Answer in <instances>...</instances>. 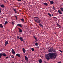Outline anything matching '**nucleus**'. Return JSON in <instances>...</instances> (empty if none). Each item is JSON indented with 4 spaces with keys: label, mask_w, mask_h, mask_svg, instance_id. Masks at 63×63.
<instances>
[{
    "label": "nucleus",
    "mask_w": 63,
    "mask_h": 63,
    "mask_svg": "<svg viewBox=\"0 0 63 63\" xmlns=\"http://www.w3.org/2000/svg\"><path fill=\"white\" fill-rule=\"evenodd\" d=\"M11 57H12V58H15V57L13 55H12L11 56Z\"/></svg>",
    "instance_id": "nucleus-26"
},
{
    "label": "nucleus",
    "mask_w": 63,
    "mask_h": 63,
    "mask_svg": "<svg viewBox=\"0 0 63 63\" xmlns=\"http://www.w3.org/2000/svg\"><path fill=\"white\" fill-rule=\"evenodd\" d=\"M35 18H37V17H35Z\"/></svg>",
    "instance_id": "nucleus-45"
},
{
    "label": "nucleus",
    "mask_w": 63,
    "mask_h": 63,
    "mask_svg": "<svg viewBox=\"0 0 63 63\" xmlns=\"http://www.w3.org/2000/svg\"><path fill=\"white\" fill-rule=\"evenodd\" d=\"M3 25L2 24H0V28H3Z\"/></svg>",
    "instance_id": "nucleus-19"
},
{
    "label": "nucleus",
    "mask_w": 63,
    "mask_h": 63,
    "mask_svg": "<svg viewBox=\"0 0 63 63\" xmlns=\"http://www.w3.org/2000/svg\"><path fill=\"white\" fill-rule=\"evenodd\" d=\"M35 21L36 22H37L38 23H40V22H41V20L40 19L38 18L37 19L35 20Z\"/></svg>",
    "instance_id": "nucleus-3"
},
{
    "label": "nucleus",
    "mask_w": 63,
    "mask_h": 63,
    "mask_svg": "<svg viewBox=\"0 0 63 63\" xmlns=\"http://www.w3.org/2000/svg\"><path fill=\"white\" fill-rule=\"evenodd\" d=\"M39 62L40 63H41L42 62V59H40L39 61Z\"/></svg>",
    "instance_id": "nucleus-15"
},
{
    "label": "nucleus",
    "mask_w": 63,
    "mask_h": 63,
    "mask_svg": "<svg viewBox=\"0 0 63 63\" xmlns=\"http://www.w3.org/2000/svg\"><path fill=\"white\" fill-rule=\"evenodd\" d=\"M39 25H40V26H42V27H43V25L41 24H39Z\"/></svg>",
    "instance_id": "nucleus-25"
},
{
    "label": "nucleus",
    "mask_w": 63,
    "mask_h": 63,
    "mask_svg": "<svg viewBox=\"0 0 63 63\" xmlns=\"http://www.w3.org/2000/svg\"><path fill=\"white\" fill-rule=\"evenodd\" d=\"M31 49L32 51H34V49L33 48H32Z\"/></svg>",
    "instance_id": "nucleus-34"
},
{
    "label": "nucleus",
    "mask_w": 63,
    "mask_h": 63,
    "mask_svg": "<svg viewBox=\"0 0 63 63\" xmlns=\"http://www.w3.org/2000/svg\"><path fill=\"white\" fill-rule=\"evenodd\" d=\"M1 13V9L0 8V13Z\"/></svg>",
    "instance_id": "nucleus-40"
},
{
    "label": "nucleus",
    "mask_w": 63,
    "mask_h": 63,
    "mask_svg": "<svg viewBox=\"0 0 63 63\" xmlns=\"http://www.w3.org/2000/svg\"><path fill=\"white\" fill-rule=\"evenodd\" d=\"M48 52H55V51L53 49L50 48L48 50Z\"/></svg>",
    "instance_id": "nucleus-2"
},
{
    "label": "nucleus",
    "mask_w": 63,
    "mask_h": 63,
    "mask_svg": "<svg viewBox=\"0 0 63 63\" xmlns=\"http://www.w3.org/2000/svg\"><path fill=\"white\" fill-rule=\"evenodd\" d=\"M59 51H60V52H61L62 53V52H63V51H62L60 49L59 50Z\"/></svg>",
    "instance_id": "nucleus-35"
},
{
    "label": "nucleus",
    "mask_w": 63,
    "mask_h": 63,
    "mask_svg": "<svg viewBox=\"0 0 63 63\" xmlns=\"http://www.w3.org/2000/svg\"><path fill=\"white\" fill-rule=\"evenodd\" d=\"M18 1H19V2H20L21 1V0H17Z\"/></svg>",
    "instance_id": "nucleus-39"
},
{
    "label": "nucleus",
    "mask_w": 63,
    "mask_h": 63,
    "mask_svg": "<svg viewBox=\"0 0 63 63\" xmlns=\"http://www.w3.org/2000/svg\"><path fill=\"white\" fill-rule=\"evenodd\" d=\"M47 14H48V16H51V15L50 14H49V13H48Z\"/></svg>",
    "instance_id": "nucleus-30"
},
{
    "label": "nucleus",
    "mask_w": 63,
    "mask_h": 63,
    "mask_svg": "<svg viewBox=\"0 0 63 63\" xmlns=\"http://www.w3.org/2000/svg\"><path fill=\"white\" fill-rule=\"evenodd\" d=\"M53 16V14H52V16Z\"/></svg>",
    "instance_id": "nucleus-42"
},
{
    "label": "nucleus",
    "mask_w": 63,
    "mask_h": 63,
    "mask_svg": "<svg viewBox=\"0 0 63 63\" xmlns=\"http://www.w3.org/2000/svg\"><path fill=\"white\" fill-rule=\"evenodd\" d=\"M22 49H23V52L24 53H25V51H26V50H25V49L24 48H22Z\"/></svg>",
    "instance_id": "nucleus-11"
},
{
    "label": "nucleus",
    "mask_w": 63,
    "mask_h": 63,
    "mask_svg": "<svg viewBox=\"0 0 63 63\" xmlns=\"http://www.w3.org/2000/svg\"><path fill=\"white\" fill-rule=\"evenodd\" d=\"M12 52L13 54H15V52L14 51V50L13 49H12Z\"/></svg>",
    "instance_id": "nucleus-8"
},
{
    "label": "nucleus",
    "mask_w": 63,
    "mask_h": 63,
    "mask_svg": "<svg viewBox=\"0 0 63 63\" xmlns=\"http://www.w3.org/2000/svg\"><path fill=\"white\" fill-rule=\"evenodd\" d=\"M6 1H7V0H4V3H6Z\"/></svg>",
    "instance_id": "nucleus-36"
},
{
    "label": "nucleus",
    "mask_w": 63,
    "mask_h": 63,
    "mask_svg": "<svg viewBox=\"0 0 63 63\" xmlns=\"http://www.w3.org/2000/svg\"><path fill=\"white\" fill-rule=\"evenodd\" d=\"M61 10L62 11H63V8H60Z\"/></svg>",
    "instance_id": "nucleus-27"
},
{
    "label": "nucleus",
    "mask_w": 63,
    "mask_h": 63,
    "mask_svg": "<svg viewBox=\"0 0 63 63\" xmlns=\"http://www.w3.org/2000/svg\"><path fill=\"white\" fill-rule=\"evenodd\" d=\"M43 4L44 5H46V6H47L48 5L47 3L46 2H45L44 3H43Z\"/></svg>",
    "instance_id": "nucleus-20"
},
{
    "label": "nucleus",
    "mask_w": 63,
    "mask_h": 63,
    "mask_svg": "<svg viewBox=\"0 0 63 63\" xmlns=\"http://www.w3.org/2000/svg\"><path fill=\"white\" fill-rule=\"evenodd\" d=\"M56 25H57V26L58 27H59V28H61V26L60 25H59V23H57V24H56Z\"/></svg>",
    "instance_id": "nucleus-4"
},
{
    "label": "nucleus",
    "mask_w": 63,
    "mask_h": 63,
    "mask_svg": "<svg viewBox=\"0 0 63 63\" xmlns=\"http://www.w3.org/2000/svg\"><path fill=\"white\" fill-rule=\"evenodd\" d=\"M22 21V22H24V19L23 18H22V19H20Z\"/></svg>",
    "instance_id": "nucleus-24"
},
{
    "label": "nucleus",
    "mask_w": 63,
    "mask_h": 63,
    "mask_svg": "<svg viewBox=\"0 0 63 63\" xmlns=\"http://www.w3.org/2000/svg\"><path fill=\"white\" fill-rule=\"evenodd\" d=\"M48 56H47L46 57V58L47 60H48L50 59V58L52 59H55L56 57H57V54L56 53H53L51 52L50 53H49L47 54Z\"/></svg>",
    "instance_id": "nucleus-1"
},
{
    "label": "nucleus",
    "mask_w": 63,
    "mask_h": 63,
    "mask_svg": "<svg viewBox=\"0 0 63 63\" xmlns=\"http://www.w3.org/2000/svg\"><path fill=\"white\" fill-rule=\"evenodd\" d=\"M6 59H7V58H8V57H6Z\"/></svg>",
    "instance_id": "nucleus-41"
},
{
    "label": "nucleus",
    "mask_w": 63,
    "mask_h": 63,
    "mask_svg": "<svg viewBox=\"0 0 63 63\" xmlns=\"http://www.w3.org/2000/svg\"><path fill=\"white\" fill-rule=\"evenodd\" d=\"M47 14H48V16H51V15L50 14H49V13H48Z\"/></svg>",
    "instance_id": "nucleus-28"
},
{
    "label": "nucleus",
    "mask_w": 63,
    "mask_h": 63,
    "mask_svg": "<svg viewBox=\"0 0 63 63\" xmlns=\"http://www.w3.org/2000/svg\"><path fill=\"white\" fill-rule=\"evenodd\" d=\"M16 56H17L18 57H20V54H17L16 55Z\"/></svg>",
    "instance_id": "nucleus-14"
},
{
    "label": "nucleus",
    "mask_w": 63,
    "mask_h": 63,
    "mask_svg": "<svg viewBox=\"0 0 63 63\" xmlns=\"http://www.w3.org/2000/svg\"><path fill=\"white\" fill-rule=\"evenodd\" d=\"M31 8H33V7H32V6H31Z\"/></svg>",
    "instance_id": "nucleus-44"
},
{
    "label": "nucleus",
    "mask_w": 63,
    "mask_h": 63,
    "mask_svg": "<svg viewBox=\"0 0 63 63\" xmlns=\"http://www.w3.org/2000/svg\"><path fill=\"white\" fill-rule=\"evenodd\" d=\"M3 56V54L2 53H0V58H1V57Z\"/></svg>",
    "instance_id": "nucleus-17"
},
{
    "label": "nucleus",
    "mask_w": 63,
    "mask_h": 63,
    "mask_svg": "<svg viewBox=\"0 0 63 63\" xmlns=\"http://www.w3.org/2000/svg\"><path fill=\"white\" fill-rule=\"evenodd\" d=\"M25 60L26 61H27L28 60V58L26 56H25Z\"/></svg>",
    "instance_id": "nucleus-5"
},
{
    "label": "nucleus",
    "mask_w": 63,
    "mask_h": 63,
    "mask_svg": "<svg viewBox=\"0 0 63 63\" xmlns=\"http://www.w3.org/2000/svg\"><path fill=\"white\" fill-rule=\"evenodd\" d=\"M8 44H9V43L8 42V41H6L5 42V46H6L7 45H8Z\"/></svg>",
    "instance_id": "nucleus-6"
},
{
    "label": "nucleus",
    "mask_w": 63,
    "mask_h": 63,
    "mask_svg": "<svg viewBox=\"0 0 63 63\" xmlns=\"http://www.w3.org/2000/svg\"><path fill=\"white\" fill-rule=\"evenodd\" d=\"M13 10L15 11V14H17V11H16V10L15 9H13Z\"/></svg>",
    "instance_id": "nucleus-18"
},
{
    "label": "nucleus",
    "mask_w": 63,
    "mask_h": 63,
    "mask_svg": "<svg viewBox=\"0 0 63 63\" xmlns=\"http://www.w3.org/2000/svg\"><path fill=\"white\" fill-rule=\"evenodd\" d=\"M8 23V22L7 21H6L4 23V24L5 25H6V24H7Z\"/></svg>",
    "instance_id": "nucleus-33"
},
{
    "label": "nucleus",
    "mask_w": 63,
    "mask_h": 63,
    "mask_svg": "<svg viewBox=\"0 0 63 63\" xmlns=\"http://www.w3.org/2000/svg\"><path fill=\"white\" fill-rule=\"evenodd\" d=\"M37 47L38 48H39V47Z\"/></svg>",
    "instance_id": "nucleus-43"
},
{
    "label": "nucleus",
    "mask_w": 63,
    "mask_h": 63,
    "mask_svg": "<svg viewBox=\"0 0 63 63\" xmlns=\"http://www.w3.org/2000/svg\"><path fill=\"white\" fill-rule=\"evenodd\" d=\"M58 11L59 13L61 15V14H62V12H61V10H58Z\"/></svg>",
    "instance_id": "nucleus-7"
},
{
    "label": "nucleus",
    "mask_w": 63,
    "mask_h": 63,
    "mask_svg": "<svg viewBox=\"0 0 63 63\" xmlns=\"http://www.w3.org/2000/svg\"><path fill=\"white\" fill-rule=\"evenodd\" d=\"M15 17L16 18V20H17V16H15Z\"/></svg>",
    "instance_id": "nucleus-37"
},
{
    "label": "nucleus",
    "mask_w": 63,
    "mask_h": 63,
    "mask_svg": "<svg viewBox=\"0 0 63 63\" xmlns=\"http://www.w3.org/2000/svg\"><path fill=\"white\" fill-rule=\"evenodd\" d=\"M18 30H19V32H22V31L21 29H20L19 28H18Z\"/></svg>",
    "instance_id": "nucleus-9"
},
{
    "label": "nucleus",
    "mask_w": 63,
    "mask_h": 63,
    "mask_svg": "<svg viewBox=\"0 0 63 63\" xmlns=\"http://www.w3.org/2000/svg\"><path fill=\"white\" fill-rule=\"evenodd\" d=\"M12 24H13V25H14V22H12Z\"/></svg>",
    "instance_id": "nucleus-38"
},
{
    "label": "nucleus",
    "mask_w": 63,
    "mask_h": 63,
    "mask_svg": "<svg viewBox=\"0 0 63 63\" xmlns=\"http://www.w3.org/2000/svg\"><path fill=\"white\" fill-rule=\"evenodd\" d=\"M0 7H1V8H4L5 7V6L4 5V4H1V5H0Z\"/></svg>",
    "instance_id": "nucleus-13"
},
{
    "label": "nucleus",
    "mask_w": 63,
    "mask_h": 63,
    "mask_svg": "<svg viewBox=\"0 0 63 63\" xmlns=\"http://www.w3.org/2000/svg\"><path fill=\"white\" fill-rule=\"evenodd\" d=\"M0 18H1V17H0V19H1Z\"/></svg>",
    "instance_id": "nucleus-46"
},
{
    "label": "nucleus",
    "mask_w": 63,
    "mask_h": 63,
    "mask_svg": "<svg viewBox=\"0 0 63 63\" xmlns=\"http://www.w3.org/2000/svg\"><path fill=\"white\" fill-rule=\"evenodd\" d=\"M52 9L54 10H55V7H54V6L53 7Z\"/></svg>",
    "instance_id": "nucleus-31"
},
{
    "label": "nucleus",
    "mask_w": 63,
    "mask_h": 63,
    "mask_svg": "<svg viewBox=\"0 0 63 63\" xmlns=\"http://www.w3.org/2000/svg\"><path fill=\"white\" fill-rule=\"evenodd\" d=\"M17 26H19L20 27H22V25L21 24H17Z\"/></svg>",
    "instance_id": "nucleus-10"
},
{
    "label": "nucleus",
    "mask_w": 63,
    "mask_h": 63,
    "mask_svg": "<svg viewBox=\"0 0 63 63\" xmlns=\"http://www.w3.org/2000/svg\"><path fill=\"white\" fill-rule=\"evenodd\" d=\"M47 14H48V16H51V15L50 14H49V13H48Z\"/></svg>",
    "instance_id": "nucleus-29"
},
{
    "label": "nucleus",
    "mask_w": 63,
    "mask_h": 63,
    "mask_svg": "<svg viewBox=\"0 0 63 63\" xmlns=\"http://www.w3.org/2000/svg\"><path fill=\"white\" fill-rule=\"evenodd\" d=\"M2 56H6L7 55L5 53L2 54Z\"/></svg>",
    "instance_id": "nucleus-22"
},
{
    "label": "nucleus",
    "mask_w": 63,
    "mask_h": 63,
    "mask_svg": "<svg viewBox=\"0 0 63 63\" xmlns=\"http://www.w3.org/2000/svg\"><path fill=\"white\" fill-rule=\"evenodd\" d=\"M50 2L51 4H53L54 3V2H53V1H50Z\"/></svg>",
    "instance_id": "nucleus-16"
},
{
    "label": "nucleus",
    "mask_w": 63,
    "mask_h": 63,
    "mask_svg": "<svg viewBox=\"0 0 63 63\" xmlns=\"http://www.w3.org/2000/svg\"><path fill=\"white\" fill-rule=\"evenodd\" d=\"M16 38L17 39H19L20 38H19V37L18 36H17Z\"/></svg>",
    "instance_id": "nucleus-32"
},
{
    "label": "nucleus",
    "mask_w": 63,
    "mask_h": 63,
    "mask_svg": "<svg viewBox=\"0 0 63 63\" xmlns=\"http://www.w3.org/2000/svg\"><path fill=\"white\" fill-rule=\"evenodd\" d=\"M19 39H20V41H22V42H23V38H22L21 37H20Z\"/></svg>",
    "instance_id": "nucleus-12"
},
{
    "label": "nucleus",
    "mask_w": 63,
    "mask_h": 63,
    "mask_svg": "<svg viewBox=\"0 0 63 63\" xmlns=\"http://www.w3.org/2000/svg\"><path fill=\"white\" fill-rule=\"evenodd\" d=\"M33 37L35 39V41H37V38L35 36H33Z\"/></svg>",
    "instance_id": "nucleus-23"
},
{
    "label": "nucleus",
    "mask_w": 63,
    "mask_h": 63,
    "mask_svg": "<svg viewBox=\"0 0 63 63\" xmlns=\"http://www.w3.org/2000/svg\"><path fill=\"white\" fill-rule=\"evenodd\" d=\"M35 45L36 46H38V43L37 42L35 44Z\"/></svg>",
    "instance_id": "nucleus-21"
}]
</instances>
